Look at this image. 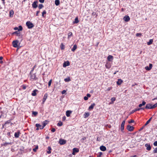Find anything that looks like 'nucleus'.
Here are the masks:
<instances>
[{
  "label": "nucleus",
  "instance_id": "f257e3e1",
  "mask_svg": "<svg viewBox=\"0 0 157 157\" xmlns=\"http://www.w3.org/2000/svg\"><path fill=\"white\" fill-rule=\"evenodd\" d=\"M26 25L29 29L32 28L33 27V24L29 21H27L26 23Z\"/></svg>",
  "mask_w": 157,
  "mask_h": 157
},
{
  "label": "nucleus",
  "instance_id": "f03ea898",
  "mask_svg": "<svg viewBox=\"0 0 157 157\" xmlns=\"http://www.w3.org/2000/svg\"><path fill=\"white\" fill-rule=\"evenodd\" d=\"M18 41L17 40L13 41L12 43V44L13 46L14 47L17 48L18 47Z\"/></svg>",
  "mask_w": 157,
  "mask_h": 157
},
{
  "label": "nucleus",
  "instance_id": "7ed1b4c3",
  "mask_svg": "<svg viewBox=\"0 0 157 157\" xmlns=\"http://www.w3.org/2000/svg\"><path fill=\"white\" fill-rule=\"evenodd\" d=\"M127 128L128 130L129 131H132L133 130L134 128L133 126H130L128 125L127 126Z\"/></svg>",
  "mask_w": 157,
  "mask_h": 157
},
{
  "label": "nucleus",
  "instance_id": "20e7f679",
  "mask_svg": "<svg viewBox=\"0 0 157 157\" xmlns=\"http://www.w3.org/2000/svg\"><path fill=\"white\" fill-rule=\"evenodd\" d=\"M152 64L150 63L149 64V67L146 66L145 67V69L147 71H150L152 68Z\"/></svg>",
  "mask_w": 157,
  "mask_h": 157
},
{
  "label": "nucleus",
  "instance_id": "39448f33",
  "mask_svg": "<svg viewBox=\"0 0 157 157\" xmlns=\"http://www.w3.org/2000/svg\"><path fill=\"white\" fill-rule=\"evenodd\" d=\"M79 151V149L76 148H74L73 149V152L72 153L73 155H75V153H77Z\"/></svg>",
  "mask_w": 157,
  "mask_h": 157
},
{
  "label": "nucleus",
  "instance_id": "423d86ee",
  "mask_svg": "<svg viewBox=\"0 0 157 157\" xmlns=\"http://www.w3.org/2000/svg\"><path fill=\"white\" fill-rule=\"evenodd\" d=\"M70 64L69 62L68 61H67L64 63L63 66V67H65L67 66H69Z\"/></svg>",
  "mask_w": 157,
  "mask_h": 157
},
{
  "label": "nucleus",
  "instance_id": "0eeeda50",
  "mask_svg": "<svg viewBox=\"0 0 157 157\" xmlns=\"http://www.w3.org/2000/svg\"><path fill=\"white\" fill-rule=\"evenodd\" d=\"M124 20L125 21L128 22L130 20V18L128 16H125L123 18Z\"/></svg>",
  "mask_w": 157,
  "mask_h": 157
},
{
  "label": "nucleus",
  "instance_id": "6e6552de",
  "mask_svg": "<svg viewBox=\"0 0 157 157\" xmlns=\"http://www.w3.org/2000/svg\"><path fill=\"white\" fill-rule=\"evenodd\" d=\"M113 56L111 55H109L107 58V60L109 61H112L113 60Z\"/></svg>",
  "mask_w": 157,
  "mask_h": 157
},
{
  "label": "nucleus",
  "instance_id": "1a4fd4ad",
  "mask_svg": "<svg viewBox=\"0 0 157 157\" xmlns=\"http://www.w3.org/2000/svg\"><path fill=\"white\" fill-rule=\"evenodd\" d=\"M145 146L146 147V149L149 151L151 149V147L149 144H145Z\"/></svg>",
  "mask_w": 157,
  "mask_h": 157
},
{
  "label": "nucleus",
  "instance_id": "9d476101",
  "mask_svg": "<svg viewBox=\"0 0 157 157\" xmlns=\"http://www.w3.org/2000/svg\"><path fill=\"white\" fill-rule=\"evenodd\" d=\"M125 123V121H124L121 124V131H123L124 129V125Z\"/></svg>",
  "mask_w": 157,
  "mask_h": 157
},
{
  "label": "nucleus",
  "instance_id": "9b49d317",
  "mask_svg": "<svg viewBox=\"0 0 157 157\" xmlns=\"http://www.w3.org/2000/svg\"><path fill=\"white\" fill-rule=\"evenodd\" d=\"M59 143L60 144H64L66 143V141L63 139H60Z\"/></svg>",
  "mask_w": 157,
  "mask_h": 157
},
{
  "label": "nucleus",
  "instance_id": "f8f14e48",
  "mask_svg": "<svg viewBox=\"0 0 157 157\" xmlns=\"http://www.w3.org/2000/svg\"><path fill=\"white\" fill-rule=\"evenodd\" d=\"M145 108L147 109H152V105L148 104L146 105Z\"/></svg>",
  "mask_w": 157,
  "mask_h": 157
},
{
  "label": "nucleus",
  "instance_id": "ddd939ff",
  "mask_svg": "<svg viewBox=\"0 0 157 157\" xmlns=\"http://www.w3.org/2000/svg\"><path fill=\"white\" fill-rule=\"evenodd\" d=\"M16 34L17 36H20V33L19 32V31H17L13 33L12 34V35H13L14 34Z\"/></svg>",
  "mask_w": 157,
  "mask_h": 157
},
{
  "label": "nucleus",
  "instance_id": "4468645a",
  "mask_svg": "<svg viewBox=\"0 0 157 157\" xmlns=\"http://www.w3.org/2000/svg\"><path fill=\"white\" fill-rule=\"evenodd\" d=\"M105 66L106 67L107 69H109L111 67V65L110 63L109 62H107L105 64Z\"/></svg>",
  "mask_w": 157,
  "mask_h": 157
},
{
  "label": "nucleus",
  "instance_id": "2eb2a0df",
  "mask_svg": "<svg viewBox=\"0 0 157 157\" xmlns=\"http://www.w3.org/2000/svg\"><path fill=\"white\" fill-rule=\"evenodd\" d=\"M123 81L122 80H121V79H118L117 81V84L120 85L122 83Z\"/></svg>",
  "mask_w": 157,
  "mask_h": 157
},
{
  "label": "nucleus",
  "instance_id": "dca6fc26",
  "mask_svg": "<svg viewBox=\"0 0 157 157\" xmlns=\"http://www.w3.org/2000/svg\"><path fill=\"white\" fill-rule=\"evenodd\" d=\"M72 113V111L71 110H67L66 112V115L67 117L70 116L71 114Z\"/></svg>",
  "mask_w": 157,
  "mask_h": 157
},
{
  "label": "nucleus",
  "instance_id": "f3484780",
  "mask_svg": "<svg viewBox=\"0 0 157 157\" xmlns=\"http://www.w3.org/2000/svg\"><path fill=\"white\" fill-rule=\"evenodd\" d=\"M100 148V150L102 151H105L106 149V147L104 146H101Z\"/></svg>",
  "mask_w": 157,
  "mask_h": 157
},
{
  "label": "nucleus",
  "instance_id": "a211bd4d",
  "mask_svg": "<svg viewBox=\"0 0 157 157\" xmlns=\"http://www.w3.org/2000/svg\"><path fill=\"white\" fill-rule=\"evenodd\" d=\"M140 109H142V108H138V109H134V110H132V111H131L130 112V114H131L133 113H134V112H135L137 111H139L140 110Z\"/></svg>",
  "mask_w": 157,
  "mask_h": 157
},
{
  "label": "nucleus",
  "instance_id": "6ab92c4d",
  "mask_svg": "<svg viewBox=\"0 0 157 157\" xmlns=\"http://www.w3.org/2000/svg\"><path fill=\"white\" fill-rule=\"evenodd\" d=\"M37 2H33V3L32 4V6L34 8H36L37 6Z\"/></svg>",
  "mask_w": 157,
  "mask_h": 157
},
{
  "label": "nucleus",
  "instance_id": "aec40b11",
  "mask_svg": "<svg viewBox=\"0 0 157 157\" xmlns=\"http://www.w3.org/2000/svg\"><path fill=\"white\" fill-rule=\"evenodd\" d=\"M36 126L37 127H38L40 129H42L44 128V127L42 126L40 124H36Z\"/></svg>",
  "mask_w": 157,
  "mask_h": 157
},
{
  "label": "nucleus",
  "instance_id": "412c9836",
  "mask_svg": "<svg viewBox=\"0 0 157 157\" xmlns=\"http://www.w3.org/2000/svg\"><path fill=\"white\" fill-rule=\"evenodd\" d=\"M48 94L47 93H46L44 95V98L43 99L44 102H45L47 98Z\"/></svg>",
  "mask_w": 157,
  "mask_h": 157
},
{
  "label": "nucleus",
  "instance_id": "4be33fe9",
  "mask_svg": "<svg viewBox=\"0 0 157 157\" xmlns=\"http://www.w3.org/2000/svg\"><path fill=\"white\" fill-rule=\"evenodd\" d=\"M20 132H15L14 134V136L15 138H18L19 137Z\"/></svg>",
  "mask_w": 157,
  "mask_h": 157
},
{
  "label": "nucleus",
  "instance_id": "5701e85b",
  "mask_svg": "<svg viewBox=\"0 0 157 157\" xmlns=\"http://www.w3.org/2000/svg\"><path fill=\"white\" fill-rule=\"evenodd\" d=\"M31 78L33 80L36 79V76L35 74H32L31 76Z\"/></svg>",
  "mask_w": 157,
  "mask_h": 157
},
{
  "label": "nucleus",
  "instance_id": "b1692460",
  "mask_svg": "<svg viewBox=\"0 0 157 157\" xmlns=\"http://www.w3.org/2000/svg\"><path fill=\"white\" fill-rule=\"evenodd\" d=\"M37 91V90H34L32 93V95H33V96H35L36 95V92Z\"/></svg>",
  "mask_w": 157,
  "mask_h": 157
},
{
  "label": "nucleus",
  "instance_id": "393cba45",
  "mask_svg": "<svg viewBox=\"0 0 157 157\" xmlns=\"http://www.w3.org/2000/svg\"><path fill=\"white\" fill-rule=\"evenodd\" d=\"M90 115V114L88 112H86L84 114V117L85 118H86Z\"/></svg>",
  "mask_w": 157,
  "mask_h": 157
},
{
  "label": "nucleus",
  "instance_id": "a878e982",
  "mask_svg": "<svg viewBox=\"0 0 157 157\" xmlns=\"http://www.w3.org/2000/svg\"><path fill=\"white\" fill-rule=\"evenodd\" d=\"M95 105V104L94 103L91 104V105L89 107V109L90 110L93 109Z\"/></svg>",
  "mask_w": 157,
  "mask_h": 157
},
{
  "label": "nucleus",
  "instance_id": "bb28decb",
  "mask_svg": "<svg viewBox=\"0 0 157 157\" xmlns=\"http://www.w3.org/2000/svg\"><path fill=\"white\" fill-rule=\"evenodd\" d=\"M48 151H47V153L48 154H50L51 153V148L50 147H48Z\"/></svg>",
  "mask_w": 157,
  "mask_h": 157
},
{
  "label": "nucleus",
  "instance_id": "cd10ccee",
  "mask_svg": "<svg viewBox=\"0 0 157 157\" xmlns=\"http://www.w3.org/2000/svg\"><path fill=\"white\" fill-rule=\"evenodd\" d=\"M79 22V20L78 19V18L77 17L75 18V21H74L73 23H78Z\"/></svg>",
  "mask_w": 157,
  "mask_h": 157
},
{
  "label": "nucleus",
  "instance_id": "c85d7f7f",
  "mask_svg": "<svg viewBox=\"0 0 157 157\" xmlns=\"http://www.w3.org/2000/svg\"><path fill=\"white\" fill-rule=\"evenodd\" d=\"M153 42V40L152 39H150V40L149 42H147V44L148 45H150L152 44V42Z\"/></svg>",
  "mask_w": 157,
  "mask_h": 157
},
{
  "label": "nucleus",
  "instance_id": "c756f323",
  "mask_svg": "<svg viewBox=\"0 0 157 157\" xmlns=\"http://www.w3.org/2000/svg\"><path fill=\"white\" fill-rule=\"evenodd\" d=\"M59 0H56L55 1V4L56 6H58L59 4Z\"/></svg>",
  "mask_w": 157,
  "mask_h": 157
},
{
  "label": "nucleus",
  "instance_id": "7c9ffc66",
  "mask_svg": "<svg viewBox=\"0 0 157 157\" xmlns=\"http://www.w3.org/2000/svg\"><path fill=\"white\" fill-rule=\"evenodd\" d=\"M77 46L76 45H74L72 48L71 49V51L74 52L77 48Z\"/></svg>",
  "mask_w": 157,
  "mask_h": 157
},
{
  "label": "nucleus",
  "instance_id": "2f4dec72",
  "mask_svg": "<svg viewBox=\"0 0 157 157\" xmlns=\"http://www.w3.org/2000/svg\"><path fill=\"white\" fill-rule=\"evenodd\" d=\"M64 80L66 82H68L71 81V79L70 78L68 77L67 78H65Z\"/></svg>",
  "mask_w": 157,
  "mask_h": 157
},
{
  "label": "nucleus",
  "instance_id": "473e14b6",
  "mask_svg": "<svg viewBox=\"0 0 157 157\" xmlns=\"http://www.w3.org/2000/svg\"><path fill=\"white\" fill-rule=\"evenodd\" d=\"M146 103L145 101H143L142 104L139 105V107H140L146 104Z\"/></svg>",
  "mask_w": 157,
  "mask_h": 157
},
{
  "label": "nucleus",
  "instance_id": "72a5a7b5",
  "mask_svg": "<svg viewBox=\"0 0 157 157\" xmlns=\"http://www.w3.org/2000/svg\"><path fill=\"white\" fill-rule=\"evenodd\" d=\"M116 98L115 97L112 98L111 99V101L112 102L110 103V104H113V102L115 100Z\"/></svg>",
  "mask_w": 157,
  "mask_h": 157
},
{
  "label": "nucleus",
  "instance_id": "f704fd0d",
  "mask_svg": "<svg viewBox=\"0 0 157 157\" xmlns=\"http://www.w3.org/2000/svg\"><path fill=\"white\" fill-rule=\"evenodd\" d=\"M152 119V117L150 118L146 122V123L145 124V125H147L149 123V122H150L151 119Z\"/></svg>",
  "mask_w": 157,
  "mask_h": 157
},
{
  "label": "nucleus",
  "instance_id": "c9c22d12",
  "mask_svg": "<svg viewBox=\"0 0 157 157\" xmlns=\"http://www.w3.org/2000/svg\"><path fill=\"white\" fill-rule=\"evenodd\" d=\"M60 48L62 50H63L64 49V44H63V43H62L61 44V45H60Z\"/></svg>",
  "mask_w": 157,
  "mask_h": 157
},
{
  "label": "nucleus",
  "instance_id": "e433bc0d",
  "mask_svg": "<svg viewBox=\"0 0 157 157\" xmlns=\"http://www.w3.org/2000/svg\"><path fill=\"white\" fill-rule=\"evenodd\" d=\"M43 126L44 127V126L47 124V123L46 121H45L44 122H43L42 123Z\"/></svg>",
  "mask_w": 157,
  "mask_h": 157
},
{
  "label": "nucleus",
  "instance_id": "4c0bfd02",
  "mask_svg": "<svg viewBox=\"0 0 157 157\" xmlns=\"http://www.w3.org/2000/svg\"><path fill=\"white\" fill-rule=\"evenodd\" d=\"M72 33L71 32H69L68 33V38H69L71 36H72Z\"/></svg>",
  "mask_w": 157,
  "mask_h": 157
},
{
  "label": "nucleus",
  "instance_id": "58836bf2",
  "mask_svg": "<svg viewBox=\"0 0 157 157\" xmlns=\"http://www.w3.org/2000/svg\"><path fill=\"white\" fill-rule=\"evenodd\" d=\"M63 125V123L61 121H59L57 124V125L58 126H61Z\"/></svg>",
  "mask_w": 157,
  "mask_h": 157
},
{
  "label": "nucleus",
  "instance_id": "ea45409f",
  "mask_svg": "<svg viewBox=\"0 0 157 157\" xmlns=\"http://www.w3.org/2000/svg\"><path fill=\"white\" fill-rule=\"evenodd\" d=\"M46 12L45 10H44L42 13V16L43 17H44V15L46 14Z\"/></svg>",
  "mask_w": 157,
  "mask_h": 157
},
{
  "label": "nucleus",
  "instance_id": "a19ab883",
  "mask_svg": "<svg viewBox=\"0 0 157 157\" xmlns=\"http://www.w3.org/2000/svg\"><path fill=\"white\" fill-rule=\"evenodd\" d=\"M43 7V6L42 4H40L38 6V8L39 9H41Z\"/></svg>",
  "mask_w": 157,
  "mask_h": 157
},
{
  "label": "nucleus",
  "instance_id": "79ce46f5",
  "mask_svg": "<svg viewBox=\"0 0 157 157\" xmlns=\"http://www.w3.org/2000/svg\"><path fill=\"white\" fill-rule=\"evenodd\" d=\"M18 28L19 29V30H18L19 31H21L22 30V27L21 26V25L19 26Z\"/></svg>",
  "mask_w": 157,
  "mask_h": 157
},
{
  "label": "nucleus",
  "instance_id": "37998d69",
  "mask_svg": "<svg viewBox=\"0 0 157 157\" xmlns=\"http://www.w3.org/2000/svg\"><path fill=\"white\" fill-rule=\"evenodd\" d=\"M157 107V103L153 105H152V109L155 108Z\"/></svg>",
  "mask_w": 157,
  "mask_h": 157
},
{
  "label": "nucleus",
  "instance_id": "c03bdc74",
  "mask_svg": "<svg viewBox=\"0 0 157 157\" xmlns=\"http://www.w3.org/2000/svg\"><path fill=\"white\" fill-rule=\"evenodd\" d=\"M52 82V79L50 80V81H49V82H48V86L49 87L51 86Z\"/></svg>",
  "mask_w": 157,
  "mask_h": 157
},
{
  "label": "nucleus",
  "instance_id": "a18cd8bd",
  "mask_svg": "<svg viewBox=\"0 0 157 157\" xmlns=\"http://www.w3.org/2000/svg\"><path fill=\"white\" fill-rule=\"evenodd\" d=\"M38 149V146H36L35 148L33 149V150L34 151L36 152V150Z\"/></svg>",
  "mask_w": 157,
  "mask_h": 157
},
{
  "label": "nucleus",
  "instance_id": "49530a36",
  "mask_svg": "<svg viewBox=\"0 0 157 157\" xmlns=\"http://www.w3.org/2000/svg\"><path fill=\"white\" fill-rule=\"evenodd\" d=\"M32 113L33 115H34L35 116H36L37 114H38V113L36 112H33Z\"/></svg>",
  "mask_w": 157,
  "mask_h": 157
},
{
  "label": "nucleus",
  "instance_id": "de8ad7c7",
  "mask_svg": "<svg viewBox=\"0 0 157 157\" xmlns=\"http://www.w3.org/2000/svg\"><path fill=\"white\" fill-rule=\"evenodd\" d=\"M136 35L137 36H141L142 34L140 33H137L136 34Z\"/></svg>",
  "mask_w": 157,
  "mask_h": 157
},
{
  "label": "nucleus",
  "instance_id": "09e8293b",
  "mask_svg": "<svg viewBox=\"0 0 157 157\" xmlns=\"http://www.w3.org/2000/svg\"><path fill=\"white\" fill-rule=\"evenodd\" d=\"M112 89V87H108L107 89V90L108 91H110V90H111Z\"/></svg>",
  "mask_w": 157,
  "mask_h": 157
},
{
  "label": "nucleus",
  "instance_id": "8fccbe9b",
  "mask_svg": "<svg viewBox=\"0 0 157 157\" xmlns=\"http://www.w3.org/2000/svg\"><path fill=\"white\" fill-rule=\"evenodd\" d=\"M102 155V153L101 152H100L99 153V154L98 155V157H101V155Z\"/></svg>",
  "mask_w": 157,
  "mask_h": 157
},
{
  "label": "nucleus",
  "instance_id": "3c124183",
  "mask_svg": "<svg viewBox=\"0 0 157 157\" xmlns=\"http://www.w3.org/2000/svg\"><path fill=\"white\" fill-rule=\"evenodd\" d=\"M154 153H157V147L155 148L154 151Z\"/></svg>",
  "mask_w": 157,
  "mask_h": 157
},
{
  "label": "nucleus",
  "instance_id": "603ef678",
  "mask_svg": "<svg viewBox=\"0 0 157 157\" xmlns=\"http://www.w3.org/2000/svg\"><path fill=\"white\" fill-rule=\"evenodd\" d=\"M134 122V121L133 120H131L130 121H128L129 123H131Z\"/></svg>",
  "mask_w": 157,
  "mask_h": 157
},
{
  "label": "nucleus",
  "instance_id": "864d4df0",
  "mask_svg": "<svg viewBox=\"0 0 157 157\" xmlns=\"http://www.w3.org/2000/svg\"><path fill=\"white\" fill-rule=\"evenodd\" d=\"M153 144L154 146H157V141L155 142Z\"/></svg>",
  "mask_w": 157,
  "mask_h": 157
},
{
  "label": "nucleus",
  "instance_id": "5fc2aeb1",
  "mask_svg": "<svg viewBox=\"0 0 157 157\" xmlns=\"http://www.w3.org/2000/svg\"><path fill=\"white\" fill-rule=\"evenodd\" d=\"M14 14V12L13 11H10V16L11 15H13Z\"/></svg>",
  "mask_w": 157,
  "mask_h": 157
},
{
  "label": "nucleus",
  "instance_id": "6e6d98bb",
  "mask_svg": "<svg viewBox=\"0 0 157 157\" xmlns=\"http://www.w3.org/2000/svg\"><path fill=\"white\" fill-rule=\"evenodd\" d=\"M84 99L85 100H87L88 99V98L87 97L85 96L84 98Z\"/></svg>",
  "mask_w": 157,
  "mask_h": 157
},
{
  "label": "nucleus",
  "instance_id": "4d7b16f0",
  "mask_svg": "<svg viewBox=\"0 0 157 157\" xmlns=\"http://www.w3.org/2000/svg\"><path fill=\"white\" fill-rule=\"evenodd\" d=\"M66 92V91L65 90H63L62 92V94H64Z\"/></svg>",
  "mask_w": 157,
  "mask_h": 157
},
{
  "label": "nucleus",
  "instance_id": "13d9d810",
  "mask_svg": "<svg viewBox=\"0 0 157 157\" xmlns=\"http://www.w3.org/2000/svg\"><path fill=\"white\" fill-rule=\"evenodd\" d=\"M87 95V97L88 98V97H90V96H91V95H90V94H87L86 95Z\"/></svg>",
  "mask_w": 157,
  "mask_h": 157
},
{
  "label": "nucleus",
  "instance_id": "bf43d9fd",
  "mask_svg": "<svg viewBox=\"0 0 157 157\" xmlns=\"http://www.w3.org/2000/svg\"><path fill=\"white\" fill-rule=\"evenodd\" d=\"M13 29L15 30H18V31L19 30L18 28L17 27L14 28Z\"/></svg>",
  "mask_w": 157,
  "mask_h": 157
},
{
  "label": "nucleus",
  "instance_id": "052dcab7",
  "mask_svg": "<svg viewBox=\"0 0 157 157\" xmlns=\"http://www.w3.org/2000/svg\"><path fill=\"white\" fill-rule=\"evenodd\" d=\"M39 2L41 3H43L44 2V0H39Z\"/></svg>",
  "mask_w": 157,
  "mask_h": 157
},
{
  "label": "nucleus",
  "instance_id": "680f3d73",
  "mask_svg": "<svg viewBox=\"0 0 157 157\" xmlns=\"http://www.w3.org/2000/svg\"><path fill=\"white\" fill-rule=\"evenodd\" d=\"M55 129L54 128H52V130L51 131L52 132H54L55 131Z\"/></svg>",
  "mask_w": 157,
  "mask_h": 157
},
{
  "label": "nucleus",
  "instance_id": "e2e57ef3",
  "mask_svg": "<svg viewBox=\"0 0 157 157\" xmlns=\"http://www.w3.org/2000/svg\"><path fill=\"white\" fill-rule=\"evenodd\" d=\"M40 13V11H38L36 12V16H38V14H39V13Z\"/></svg>",
  "mask_w": 157,
  "mask_h": 157
},
{
  "label": "nucleus",
  "instance_id": "0e129e2a",
  "mask_svg": "<svg viewBox=\"0 0 157 157\" xmlns=\"http://www.w3.org/2000/svg\"><path fill=\"white\" fill-rule=\"evenodd\" d=\"M66 117L65 116L63 117V120L64 121L66 119Z\"/></svg>",
  "mask_w": 157,
  "mask_h": 157
},
{
  "label": "nucleus",
  "instance_id": "69168bd1",
  "mask_svg": "<svg viewBox=\"0 0 157 157\" xmlns=\"http://www.w3.org/2000/svg\"><path fill=\"white\" fill-rule=\"evenodd\" d=\"M3 57L2 56H0V60H2L3 59Z\"/></svg>",
  "mask_w": 157,
  "mask_h": 157
},
{
  "label": "nucleus",
  "instance_id": "338daca9",
  "mask_svg": "<svg viewBox=\"0 0 157 157\" xmlns=\"http://www.w3.org/2000/svg\"><path fill=\"white\" fill-rule=\"evenodd\" d=\"M39 129V128L38 127H37V128L36 129V130H38Z\"/></svg>",
  "mask_w": 157,
  "mask_h": 157
},
{
  "label": "nucleus",
  "instance_id": "774afa93",
  "mask_svg": "<svg viewBox=\"0 0 157 157\" xmlns=\"http://www.w3.org/2000/svg\"><path fill=\"white\" fill-rule=\"evenodd\" d=\"M2 62H3V61H0V63H2Z\"/></svg>",
  "mask_w": 157,
  "mask_h": 157
}]
</instances>
